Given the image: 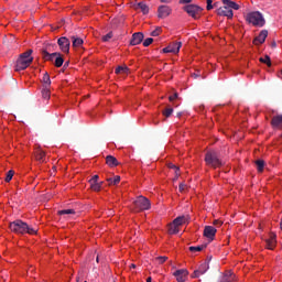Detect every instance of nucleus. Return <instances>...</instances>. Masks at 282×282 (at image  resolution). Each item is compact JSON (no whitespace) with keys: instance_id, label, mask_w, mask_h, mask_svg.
Instances as JSON below:
<instances>
[{"instance_id":"nucleus-14","label":"nucleus","mask_w":282,"mask_h":282,"mask_svg":"<svg viewBox=\"0 0 282 282\" xmlns=\"http://www.w3.org/2000/svg\"><path fill=\"white\" fill-rule=\"evenodd\" d=\"M142 41H144V34L142 32H137L132 35L130 45H140Z\"/></svg>"},{"instance_id":"nucleus-23","label":"nucleus","mask_w":282,"mask_h":282,"mask_svg":"<svg viewBox=\"0 0 282 282\" xmlns=\"http://www.w3.org/2000/svg\"><path fill=\"white\" fill-rule=\"evenodd\" d=\"M63 63H65L63 55H61V53H58V55H55V62H54L55 67H63Z\"/></svg>"},{"instance_id":"nucleus-36","label":"nucleus","mask_w":282,"mask_h":282,"mask_svg":"<svg viewBox=\"0 0 282 282\" xmlns=\"http://www.w3.org/2000/svg\"><path fill=\"white\" fill-rule=\"evenodd\" d=\"M57 215H76V210L74 209H62L57 212Z\"/></svg>"},{"instance_id":"nucleus-50","label":"nucleus","mask_w":282,"mask_h":282,"mask_svg":"<svg viewBox=\"0 0 282 282\" xmlns=\"http://www.w3.org/2000/svg\"><path fill=\"white\" fill-rule=\"evenodd\" d=\"M223 225H224V221H221L219 219L214 220V226L219 227V226H223Z\"/></svg>"},{"instance_id":"nucleus-43","label":"nucleus","mask_w":282,"mask_h":282,"mask_svg":"<svg viewBox=\"0 0 282 282\" xmlns=\"http://www.w3.org/2000/svg\"><path fill=\"white\" fill-rule=\"evenodd\" d=\"M122 21H124L123 17L116 18L112 20V25H118V23H122Z\"/></svg>"},{"instance_id":"nucleus-51","label":"nucleus","mask_w":282,"mask_h":282,"mask_svg":"<svg viewBox=\"0 0 282 282\" xmlns=\"http://www.w3.org/2000/svg\"><path fill=\"white\" fill-rule=\"evenodd\" d=\"M178 3L181 4L193 3V0H180Z\"/></svg>"},{"instance_id":"nucleus-39","label":"nucleus","mask_w":282,"mask_h":282,"mask_svg":"<svg viewBox=\"0 0 282 282\" xmlns=\"http://www.w3.org/2000/svg\"><path fill=\"white\" fill-rule=\"evenodd\" d=\"M172 115L173 108H166L165 110H163V116H165V118H171Z\"/></svg>"},{"instance_id":"nucleus-21","label":"nucleus","mask_w":282,"mask_h":282,"mask_svg":"<svg viewBox=\"0 0 282 282\" xmlns=\"http://www.w3.org/2000/svg\"><path fill=\"white\" fill-rule=\"evenodd\" d=\"M137 10H141L143 14H149V6H147L144 2H139L137 4Z\"/></svg>"},{"instance_id":"nucleus-22","label":"nucleus","mask_w":282,"mask_h":282,"mask_svg":"<svg viewBox=\"0 0 282 282\" xmlns=\"http://www.w3.org/2000/svg\"><path fill=\"white\" fill-rule=\"evenodd\" d=\"M56 56H58V52H54L51 54H42V58L44 61H50L51 63L54 62V58H56Z\"/></svg>"},{"instance_id":"nucleus-38","label":"nucleus","mask_w":282,"mask_h":282,"mask_svg":"<svg viewBox=\"0 0 282 282\" xmlns=\"http://www.w3.org/2000/svg\"><path fill=\"white\" fill-rule=\"evenodd\" d=\"M12 177H14V171L13 170H10L8 173H7V176L4 178L6 182H12Z\"/></svg>"},{"instance_id":"nucleus-20","label":"nucleus","mask_w":282,"mask_h":282,"mask_svg":"<svg viewBox=\"0 0 282 282\" xmlns=\"http://www.w3.org/2000/svg\"><path fill=\"white\" fill-rule=\"evenodd\" d=\"M276 246V236H272L270 239L267 240V248L268 250H274Z\"/></svg>"},{"instance_id":"nucleus-15","label":"nucleus","mask_w":282,"mask_h":282,"mask_svg":"<svg viewBox=\"0 0 282 282\" xmlns=\"http://www.w3.org/2000/svg\"><path fill=\"white\" fill-rule=\"evenodd\" d=\"M273 129H282V115L273 116L271 120Z\"/></svg>"},{"instance_id":"nucleus-27","label":"nucleus","mask_w":282,"mask_h":282,"mask_svg":"<svg viewBox=\"0 0 282 282\" xmlns=\"http://www.w3.org/2000/svg\"><path fill=\"white\" fill-rule=\"evenodd\" d=\"M109 186H118L120 184V176H115L113 178H107Z\"/></svg>"},{"instance_id":"nucleus-53","label":"nucleus","mask_w":282,"mask_h":282,"mask_svg":"<svg viewBox=\"0 0 282 282\" xmlns=\"http://www.w3.org/2000/svg\"><path fill=\"white\" fill-rule=\"evenodd\" d=\"M161 3H171V0H161Z\"/></svg>"},{"instance_id":"nucleus-12","label":"nucleus","mask_w":282,"mask_h":282,"mask_svg":"<svg viewBox=\"0 0 282 282\" xmlns=\"http://www.w3.org/2000/svg\"><path fill=\"white\" fill-rule=\"evenodd\" d=\"M174 276L176 278L177 282H185L186 278L188 276V270L180 269L174 272Z\"/></svg>"},{"instance_id":"nucleus-46","label":"nucleus","mask_w":282,"mask_h":282,"mask_svg":"<svg viewBox=\"0 0 282 282\" xmlns=\"http://www.w3.org/2000/svg\"><path fill=\"white\" fill-rule=\"evenodd\" d=\"M99 176L98 175H94L90 180H89V184H96L98 183Z\"/></svg>"},{"instance_id":"nucleus-8","label":"nucleus","mask_w":282,"mask_h":282,"mask_svg":"<svg viewBox=\"0 0 282 282\" xmlns=\"http://www.w3.org/2000/svg\"><path fill=\"white\" fill-rule=\"evenodd\" d=\"M182 42H176L162 50L163 54H180Z\"/></svg>"},{"instance_id":"nucleus-49","label":"nucleus","mask_w":282,"mask_h":282,"mask_svg":"<svg viewBox=\"0 0 282 282\" xmlns=\"http://www.w3.org/2000/svg\"><path fill=\"white\" fill-rule=\"evenodd\" d=\"M177 98H178V95H177V93H175L174 95L169 97V100H170V102H173V100H177Z\"/></svg>"},{"instance_id":"nucleus-34","label":"nucleus","mask_w":282,"mask_h":282,"mask_svg":"<svg viewBox=\"0 0 282 282\" xmlns=\"http://www.w3.org/2000/svg\"><path fill=\"white\" fill-rule=\"evenodd\" d=\"M90 188H91V191H95L96 193H98L100 191V188H102V182L90 183Z\"/></svg>"},{"instance_id":"nucleus-47","label":"nucleus","mask_w":282,"mask_h":282,"mask_svg":"<svg viewBox=\"0 0 282 282\" xmlns=\"http://www.w3.org/2000/svg\"><path fill=\"white\" fill-rule=\"evenodd\" d=\"M198 276H202V273H199V271H198V269H197V270H195V271L193 272L192 278H193V279H198Z\"/></svg>"},{"instance_id":"nucleus-57","label":"nucleus","mask_w":282,"mask_h":282,"mask_svg":"<svg viewBox=\"0 0 282 282\" xmlns=\"http://www.w3.org/2000/svg\"><path fill=\"white\" fill-rule=\"evenodd\" d=\"M64 67H69V62H66V63L64 64Z\"/></svg>"},{"instance_id":"nucleus-10","label":"nucleus","mask_w":282,"mask_h":282,"mask_svg":"<svg viewBox=\"0 0 282 282\" xmlns=\"http://www.w3.org/2000/svg\"><path fill=\"white\" fill-rule=\"evenodd\" d=\"M173 12V9L169 6H160L158 9V17L159 19H166Z\"/></svg>"},{"instance_id":"nucleus-5","label":"nucleus","mask_w":282,"mask_h":282,"mask_svg":"<svg viewBox=\"0 0 282 282\" xmlns=\"http://www.w3.org/2000/svg\"><path fill=\"white\" fill-rule=\"evenodd\" d=\"M205 162L207 166H212V169H219V166H221V160L216 151H208L205 154Z\"/></svg>"},{"instance_id":"nucleus-55","label":"nucleus","mask_w":282,"mask_h":282,"mask_svg":"<svg viewBox=\"0 0 282 282\" xmlns=\"http://www.w3.org/2000/svg\"><path fill=\"white\" fill-rule=\"evenodd\" d=\"M147 282H153V279H152L151 276H149V278L147 279Z\"/></svg>"},{"instance_id":"nucleus-31","label":"nucleus","mask_w":282,"mask_h":282,"mask_svg":"<svg viewBox=\"0 0 282 282\" xmlns=\"http://www.w3.org/2000/svg\"><path fill=\"white\" fill-rule=\"evenodd\" d=\"M260 63H264V65H268V67H272V61L270 59V55L260 57Z\"/></svg>"},{"instance_id":"nucleus-9","label":"nucleus","mask_w":282,"mask_h":282,"mask_svg":"<svg viewBox=\"0 0 282 282\" xmlns=\"http://www.w3.org/2000/svg\"><path fill=\"white\" fill-rule=\"evenodd\" d=\"M203 235L206 237V239H208L209 242L215 241L217 229L213 226H205Z\"/></svg>"},{"instance_id":"nucleus-58","label":"nucleus","mask_w":282,"mask_h":282,"mask_svg":"<svg viewBox=\"0 0 282 282\" xmlns=\"http://www.w3.org/2000/svg\"><path fill=\"white\" fill-rule=\"evenodd\" d=\"M96 261H97V263H98V261H100V258L97 256V258H96Z\"/></svg>"},{"instance_id":"nucleus-59","label":"nucleus","mask_w":282,"mask_h":282,"mask_svg":"<svg viewBox=\"0 0 282 282\" xmlns=\"http://www.w3.org/2000/svg\"><path fill=\"white\" fill-rule=\"evenodd\" d=\"M181 116H182V112H178V113H177V118H180Z\"/></svg>"},{"instance_id":"nucleus-19","label":"nucleus","mask_w":282,"mask_h":282,"mask_svg":"<svg viewBox=\"0 0 282 282\" xmlns=\"http://www.w3.org/2000/svg\"><path fill=\"white\" fill-rule=\"evenodd\" d=\"M35 160L37 162H45V152L41 149L35 150Z\"/></svg>"},{"instance_id":"nucleus-37","label":"nucleus","mask_w":282,"mask_h":282,"mask_svg":"<svg viewBox=\"0 0 282 282\" xmlns=\"http://www.w3.org/2000/svg\"><path fill=\"white\" fill-rule=\"evenodd\" d=\"M111 39H113V32H109L106 35L102 36V41L104 43H107L109 41H111Z\"/></svg>"},{"instance_id":"nucleus-16","label":"nucleus","mask_w":282,"mask_h":282,"mask_svg":"<svg viewBox=\"0 0 282 282\" xmlns=\"http://www.w3.org/2000/svg\"><path fill=\"white\" fill-rule=\"evenodd\" d=\"M106 164L109 165L111 169L118 166L120 163L118 162V159L113 155H107L106 156Z\"/></svg>"},{"instance_id":"nucleus-6","label":"nucleus","mask_w":282,"mask_h":282,"mask_svg":"<svg viewBox=\"0 0 282 282\" xmlns=\"http://www.w3.org/2000/svg\"><path fill=\"white\" fill-rule=\"evenodd\" d=\"M184 12L188 14V17H192L195 21L202 18V12H204V8L197 6V4H186L183 7Z\"/></svg>"},{"instance_id":"nucleus-3","label":"nucleus","mask_w":282,"mask_h":282,"mask_svg":"<svg viewBox=\"0 0 282 282\" xmlns=\"http://www.w3.org/2000/svg\"><path fill=\"white\" fill-rule=\"evenodd\" d=\"M32 50H28L22 53L15 63V72H23V69H28L29 65H32L34 57H32Z\"/></svg>"},{"instance_id":"nucleus-18","label":"nucleus","mask_w":282,"mask_h":282,"mask_svg":"<svg viewBox=\"0 0 282 282\" xmlns=\"http://www.w3.org/2000/svg\"><path fill=\"white\" fill-rule=\"evenodd\" d=\"M186 221H188V218H186V216H178L173 220L172 224L176 225L180 228V226H183V224H186Z\"/></svg>"},{"instance_id":"nucleus-42","label":"nucleus","mask_w":282,"mask_h":282,"mask_svg":"<svg viewBox=\"0 0 282 282\" xmlns=\"http://www.w3.org/2000/svg\"><path fill=\"white\" fill-rule=\"evenodd\" d=\"M169 169H174L175 170V175L176 177H180V174H178V171H180V167H177L175 164L173 163H170L169 164Z\"/></svg>"},{"instance_id":"nucleus-1","label":"nucleus","mask_w":282,"mask_h":282,"mask_svg":"<svg viewBox=\"0 0 282 282\" xmlns=\"http://www.w3.org/2000/svg\"><path fill=\"white\" fill-rule=\"evenodd\" d=\"M9 228L11 232H15V235H36V232H39V229L31 227L21 219L10 223Z\"/></svg>"},{"instance_id":"nucleus-24","label":"nucleus","mask_w":282,"mask_h":282,"mask_svg":"<svg viewBox=\"0 0 282 282\" xmlns=\"http://www.w3.org/2000/svg\"><path fill=\"white\" fill-rule=\"evenodd\" d=\"M256 166H257L258 173H263V169L265 167V161L257 160L256 161Z\"/></svg>"},{"instance_id":"nucleus-56","label":"nucleus","mask_w":282,"mask_h":282,"mask_svg":"<svg viewBox=\"0 0 282 282\" xmlns=\"http://www.w3.org/2000/svg\"><path fill=\"white\" fill-rule=\"evenodd\" d=\"M271 46H272V47H276V42H272V43H271Z\"/></svg>"},{"instance_id":"nucleus-7","label":"nucleus","mask_w":282,"mask_h":282,"mask_svg":"<svg viewBox=\"0 0 282 282\" xmlns=\"http://www.w3.org/2000/svg\"><path fill=\"white\" fill-rule=\"evenodd\" d=\"M134 207L137 210H149L151 208V200L144 196H139L134 200Z\"/></svg>"},{"instance_id":"nucleus-25","label":"nucleus","mask_w":282,"mask_h":282,"mask_svg":"<svg viewBox=\"0 0 282 282\" xmlns=\"http://www.w3.org/2000/svg\"><path fill=\"white\" fill-rule=\"evenodd\" d=\"M180 232V227L174 225V223L169 225V234L170 235H177Z\"/></svg>"},{"instance_id":"nucleus-33","label":"nucleus","mask_w":282,"mask_h":282,"mask_svg":"<svg viewBox=\"0 0 282 282\" xmlns=\"http://www.w3.org/2000/svg\"><path fill=\"white\" fill-rule=\"evenodd\" d=\"M50 87H44L42 89V98H44V100H50Z\"/></svg>"},{"instance_id":"nucleus-35","label":"nucleus","mask_w":282,"mask_h":282,"mask_svg":"<svg viewBox=\"0 0 282 282\" xmlns=\"http://www.w3.org/2000/svg\"><path fill=\"white\" fill-rule=\"evenodd\" d=\"M207 245H200L196 247H189L191 252H202L206 248Z\"/></svg>"},{"instance_id":"nucleus-11","label":"nucleus","mask_w":282,"mask_h":282,"mask_svg":"<svg viewBox=\"0 0 282 282\" xmlns=\"http://www.w3.org/2000/svg\"><path fill=\"white\" fill-rule=\"evenodd\" d=\"M57 45L59 46L62 52H64L66 54H69V45H70L69 39H67V37H59L57 40Z\"/></svg>"},{"instance_id":"nucleus-4","label":"nucleus","mask_w":282,"mask_h":282,"mask_svg":"<svg viewBox=\"0 0 282 282\" xmlns=\"http://www.w3.org/2000/svg\"><path fill=\"white\" fill-rule=\"evenodd\" d=\"M246 21L254 28H263V25H265V18H263V14L259 11L247 13Z\"/></svg>"},{"instance_id":"nucleus-52","label":"nucleus","mask_w":282,"mask_h":282,"mask_svg":"<svg viewBox=\"0 0 282 282\" xmlns=\"http://www.w3.org/2000/svg\"><path fill=\"white\" fill-rule=\"evenodd\" d=\"M214 8H217V10H219V8H221L220 6H219V2H215L214 4H213V9Z\"/></svg>"},{"instance_id":"nucleus-2","label":"nucleus","mask_w":282,"mask_h":282,"mask_svg":"<svg viewBox=\"0 0 282 282\" xmlns=\"http://www.w3.org/2000/svg\"><path fill=\"white\" fill-rule=\"evenodd\" d=\"M239 8L241 7L235 1L223 0V7L218 8L216 13L218 17H227V19H232V17H235L232 10H239Z\"/></svg>"},{"instance_id":"nucleus-30","label":"nucleus","mask_w":282,"mask_h":282,"mask_svg":"<svg viewBox=\"0 0 282 282\" xmlns=\"http://www.w3.org/2000/svg\"><path fill=\"white\" fill-rule=\"evenodd\" d=\"M73 39V47H80V45H83V39L80 37H76V36H72Z\"/></svg>"},{"instance_id":"nucleus-32","label":"nucleus","mask_w":282,"mask_h":282,"mask_svg":"<svg viewBox=\"0 0 282 282\" xmlns=\"http://www.w3.org/2000/svg\"><path fill=\"white\" fill-rule=\"evenodd\" d=\"M209 265L207 262H204L203 264L199 265L198 268V272L200 274H206V272H208Z\"/></svg>"},{"instance_id":"nucleus-13","label":"nucleus","mask_w":282,"mask_h":282,"mask_svg":"<svg viewBox=\"0 0 282 282\" xmlns=\"http://www.w3.org/2000/svg\"><path fill=\"white\" fill-rule=\"evenodd\" d=\"M268 39V30H262L257 37L253 40V45H262Z\"/></svg>"},{"instance_id":"nucleus-48","label":"nucleus","mask_w":282,"mask_h":282,"mask_svg":"<svg viewBox=\"0 0 282 282\" xmlns=\"http://www.w3.org/2000/svg\"><path fill=\"white\" fill-rule=\"evenodd\" d=\"M178 189H180V193H184V191H186V184L181 183V184L178 185Z\"/></svg>"},{"instance_id":"nucleus-60","label":"nucleus","mask_w":282,"mask_h":282,"mask_svg":"<svg viewBox=\"0 0 282 282\" xmlns=\"http://www.w3.org/2000/svg\"><path fill=\"white\" fill-rule=\"evenodd\" d=\"M130 268H133V269H135V264H131V265H130Z\"/></svg>"},{"instance_id":"nucleus-54","label":"nucleus","mask_w":282,"mask_h":282,"mask_svg":"<svg viewBox=\"0 0 282 282\" xmlns=\"http://www.w3.org/2000/svg\"><path fill=\"white\" fill-rule=\"evenodd\" d=\"M278 77L282 79V69L278 73Z\"/></svg>"},{"instance_id":"nucleus-45","label":"nucleus","mask_w":282,"mask_h":282,"mask_svg":"<svg viewBox=\"0 0 282 282\" xmlns=\"http://www.w3.org/2000/svg\"><path fill=\"white\" fill-rule=\"evenodd\" d=\"M206 3H207V6H206V10H208V11H210V10H213V0H206Z\"/></svg>"},{"instance_id":"nucleus-28","label":"nucleus","mask_w":282,"mask_h":282,"mask_svg":"<svg viewBox=\"0 0 282 282\" xmlns=\"http://www.w3.org/2000/svg\"><path fill=\"white\" fill-rule=\"evenodd\" d=\"M232 281H235V274L228 272V273H226V274L223 276V279H221L220 282H232Z\"/></svg>"},{"instance_id":"nucleus-26","label":"nucleus","mask_w":282,"mask_h":282,"mask_svg":"<svg viewBox=\"0 0 282 282\" xmlns=\"http://www.w3.org/2000/svg\"><path fill=\"white\" fill-rule=\"evenodd\" d=\"M42 83L44 84V87H50V85H52V79H50V74L44 73L42 77Z\"/></svg>"},{"instance_id":"nucleus-40","label":"nucleus","mask_w":282,"mask_h":282,"mask_svg":"<svg viewBox=\"0 0 282 282\" xmlns=\"http://www.w3.org/2000/svg\"><path fill=\"white\" fill-rule=\"evenodd\" d=\"M162 28L158 26L154 31L151 32V36H160Z\"/></svg>"},{"instance_id":"nucleus-17","label":"nucleus","mask_w":282,"mask_h":282,"mask_svg":"<svg viewBox=\"0 0 282 282\" xmlns=\"http://www.w3.org/2000/svg\"><path fill=\"white\" fill-rule=\"evenodd\" d=\"M56 52V44H47L41 50V54H52Z\"/></svg>"},{"instance_id":"nucleus-41","label":"nucleus","mask_w":282,"mask_h":282,"mask_svg":"<svg viewBox=\"0 0 282 282\" xmlns=\"http://www.w3.org/2000/svg\"><path fill=\"white\" fill-rule=\"evenodd\" d=\"M153 43V37H148L143 41V47H149Z\"/></svg>"},{"instance_id":"nucleus-44","label":"nucleus","mask_w":282,"mask_h":282,"mask_svg":"<svg viewBox=\"0 0 282 282\" xmlns=\"http://www.w3.org/2000/svg\"><path fill=\"white\" fill-rule=\"evenodd\" d=\"M169 260V257H165V256H163V257H158L156 258V261L159 262V263H164V262H166Z\"/></svg>"},{"instance_id":"nucleus-29","label":"nucleus","mask_w":282,"mask_h":282,"mask_svg":"<svg viewBox=\"0 0 282 282\" xmlns=\"http://www.w3.org/2000/svg\"><path fill=\"white\" fill-rule=\"evenodd\" d=\"M115 74H129V67H127V66H118L115 69Z\"/></svg>"}]
</instances>
